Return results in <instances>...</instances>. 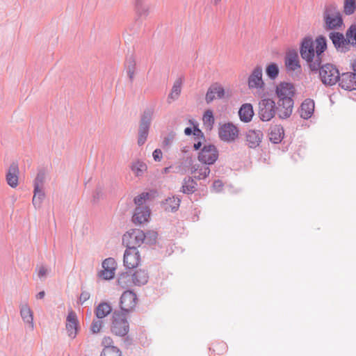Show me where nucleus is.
<instances>
[{"mask_svg":"<svg viewBox=\"0 0 356 356\" xmlns=\"http://www.w3.org/2000/svg\"><path fill=\"white\" fill-rule=\"evenodd\" d=\"M314 42L311 37H305L300 47L301 58L306 61L311 72L316 74L322 63L323 54L327 49V40L325 36L319 35Z\"/></svg>","mask_w":356,"mask_h":356,"instance_id":"1","label":"nucleus"},{"mask_svg":"<svg viewBox=\"0 0 356 356\" xmlns=\"http://www.w3.org/2000/svg\"><path fill=\"white\" fill-rule=\"evenodd\" d=\"M323 19L325 30L339 29L343 24L342 15L334 4L325 6L323 13Z\"/></svg>","mask_w":356,"mask_h":356,"instance_id":"2","label":"nucleus"},{"mask_svg":"<svg viewBox=\"0 0 356 356\" xmlns=\"http://www.w3.org/2000/svg\"><path fill=\"white\" fill-rule=\"evenodd\" d=\"M154 113V105L147 107L141 115L139 129L138 145L141 146L145 144L149 134L150 124Z\"/></svg>","mask_w":356,"mask_h":356,"instance_id":"3","label":"nucleus"},{"mask_svg":"<svg viewBox=\"0 0 356 356\" xmlns=\"http://www.w3.org/2000/svg\"><path fill=\"white\" fill-rule=\"evenodd\" d=\"M318 72L319 74L320 80L325 86H332L335 85L340 78V73L338 68L331 63L320 64L317 73Z\"/></svg>","mask_w":356,"mask_h":356,"instance_id":"4","label":"nucleus"},{"mask_svg":"<svg viewBox=\"0 0 356 356\" xmlns=\"http://www.w3.org/2000/svg\"><path fill=\"white\" fill-rule=\"evenodd\" d=\"M126 315L127 314L118 311L113 312L111 332L114 334L124 337L129 332V324L127 320Z\"/></svg>","mask_w":356,"mask_h":356,"instance_id":"5","label":"nucleus"},{"mask_svg":"<svg viewBox=\"0 0 356 356\" xmlns=\"http://www.w3.org/2000/svg\"><path fill=\"white\" fill-rule=\"evenodd\" d=\"M276 113V104L272 99L264 98L259 102L258 115L261 121H270Z\"/></svg>","mask_w":356,"mask_h":356,"instance_id":"6","label":"nucleus"},{"mask_svg":"<svg viewBox=\"0 0 356 356\" xmlns=\"http://www.w3.org/2000/svg\"><path fill=\"white\" fill-rule=\"evenodd\" d=\"M145 239V232L143 230L134 229L123 235L122 244L127 248L137 249L144 243Z\"/></svg>","mask_w":356,"mask_h":356,"instance_id":"7","label":"nucleus"},{"mask_svg":"<svg viewBox=\"0 0 356 356\" xmlns=\"http://www.w3.org/2000/svg\"><path fill=\"white\" fill-rule=\"evenodd\" d=\"M263 70L261 66H256L248 79V86L250 90H256L257 91H264L265 89V83L263 80Z\"/></svg>","mask_w":356,"mask_h":356,"instance_id":"8","label":"nucleus"},{"mask_svg":"<svg viewBox=\"0 0 356 356\" xmlns=\"http://www.w3.org/2000/svg\"><path fill=\"white\" fill-rule=\"evenodd\" d=\"M218 150L213 145H205L200 150L198 160L202 164L212 165L218 158Z\"/></svg>","mask_w":356,"mask_h":356,"instance_id":"9","label":"nucleus"},{"mask_svg":"<svg viewBox=\"0 0 356 356\" xmlns=\"http://www.w3.org/2000/svg\"><path fill=\"white\" fill-rule=\"evenodd\" d=\"M293 104V98H278L277 106H276L278 117L283 120L289 118L292 114Z\"/></svg>","mask_w":356,"mask_h":356,"instance_id":"10","label":"nucleus"},{"mask_svg":"<svg viewBox=\"0 0 356 356\" xmlns=\"http://www.w3.org/2000/svg\"><path fill=\"white\" fill-rule=\"evenodd\" d=\"M137 296L136 294L131 291H124L120 300V307L122 313L128 314L131 312L136 305Z\"/></svg>","mask_w":356,"mask_h":356,"instance_id":"11","label":"nucleus"},{"mask_svg":"<svg viewBox=\"0 0 356 356\" xmlns=\"http://www.w3.org/2000/svg\"><path fill=\"white\" fill-rule=\"evenodd\" d=\"M102 270L98 273V277L104 280H110L114 278L117 264L113 258L105 259L102 264Z\"/></svg>","mask_w":356,"mask_h":356,"instance_id":"12","label":"nucleus"},{"mask_svg":"<svg viewBox=\"0 0 356 356\" xmlns=\"http://www.w3.org/2000/svg\"><path fill=\"white\" fill-rule=\"evenodd\" d=\"M218 136L222 141L233 142L238 136V129L232 123H225L219 128Z\"/></svg>","mask_w":356,"mask_h":356,"instance_id":"13","label":"nucleus"},{"mask_svg":"<svg viewBox=\"0 0 356 356\" xmlns=\"http://www.w3.org/2000/svg\"><path fill=\"white\" fill-rule=\"evenodd\" d=\"M140 261V257L138 249L127 248L124 253L123 262L127 269L136 268Z\"/></svg>","mask_w":356,"mask_h":356,"instance_id":"14","label":"nucleus"},{"mask_svg":"<svg viewBox=\"0 0 356 356\" xmlns=\"http://www.w3.org/2000/svg\"><path fill=\"white\" fill-rule=\"evenodd\" d=\"M329 38L338 51L346 53L349 50L348 40H346L343 33L339 32H331Z\"/></svg>","mask_w":356,"mask_h":356,"instance_id":"15","label":"nucleus"},{"mask_svg":"<svg viewBox=\"0 0 356 356\" xmlns=\"http://www.w3.org/2000/svg\"><path fill=\"white\" fill-rule=\"evenodd\" d=\"M337 83L346 90H356V74L350 72L342 73Z\"/></svg>","mask_w":356,"mask_h":356,"instance_id":"16","label":"nucleus"},{"mask_svg":"<svg viewBox=\"0 0 356 356\" xmlns=\"http://www.w3.org/2000/svg\"><path fill=\"white\" fill-rule=\"evenodd\" d=\"M225 95L223 87L218 83L212 84L206 93L205 101L207 104L212 102L216 98L222 99Z\"/></svg>","mask_w":356,"mask_h":356,"instance_id":"17","label":"nucleus"},{"mask_svg":"<svg viewBox=\"0 0 356 356\" xmlns=\"http://www.w3.org/2000/svg\"><path fill=\"white\" fill-rule=\"evenodd\" d=\"M296 93L294 86L288 82L280 83L275 89V94L278 98H293Z\"/></svg>","mask_w":356,"mask_h":356,"instance_id":"18","label":"nucleus"},{"mask_svg":"<svg viewBox=\"0 0 356 356\" xmlns=\"http://www.w3.org/2000/svg\"><path fill=\"white\" fill-rule=\"evenodd\" d=\"M79 322L76 318V315L74 312L71 310L66 318V330L68 336L74 339L76 337L77 334Z\"/></svg>","mask_w":356,"mask_h":356,"instance_id":"19","label":"nucleus"},{"mask_svg":"<svg viewBox=\"0 0 356 356\" xmlns=\"http://www.w3.org/2000/svg\"><path fill=\"white\" fill-rule=\"evenodd\" d=\"M19 166L17 162H13L7 171L6 179L7 184L15 188L18 186Z\"/></svg>","mask_w":356,"mask_h":356,"instance_id":"20","label":"nucleus"},{"mask_svg":"<svg viewBox=\"0 0 356 356\" xmlns=\"http://www.w3.org/2000/svg\"><path fill=\"white\" fill-rule=\"evenodd\" d=\"M285 65L289 71H295L301 68L298 54L296 50H291L286 54Z\"/></svg>","mask_w":356,"mask_h":356,"instance_id":"21","label":"nucleus"},{"mask_svg":"<svg viewBox=\"0 0 356 356\" xmlns=\"http://www.w3.org/2000/svg\"><path fill=\"white\" fill-rule=\"evenodd\" d=\"M150 210L147 207H137L132 216V221L135 224L140 225L148 221Z\"/></svg>","mask_w":356,"mask_h":356,"instance_id":"22","label":"nucleus"},{"mask_svg":"<svg viewBox=\"0 0 356 356\" xmlns=\"http://www.w3.org/2000/svg\"><path fill=\"white\" fill-rule=\"evenodd\" d=\"M314 106L315 104L313 99L309 98L305 99L298 109L300 116L305 120H308L314 113Z\"/></svg>","mask_w":356,"mask_h":356,"instance_id":"23","label":"nucleus"},{"mask_svg":"<svg viewBox=\"0 0 356 356\" xmlns=\"http://www.w3.org/2000/svg\"><path fill=\"white\" fill-rule=\"evenodd\" d=\"M269 140L274 144H279L282 142L284 136V130L282 126L275 124L270 126L268 131Z\"/></svg>","mask_w":356,"mask_h":356,"instance_id":"24","label":"nucleus"},{"mask_svg":"<svg viewBox=\"0 0 356 356\" xmlns=\"http://www.w3.org/2000/svg\"><path fill=\"white\" fill-rule=\"evenodd\" d=\"M263 134L259 130H249L246 133L247 144L250 148H256L261 142Z\"/></svg>","mask_w":356,"mask_h":356,"instance_id":"25","label":"nucleus"},{"mask_svg":"<svg viewBox=\"0 0 356 356\" xmlns=\"http://www.w3.org/2000/svg\"><path fill=\"white\" fill-rule=\"evenodd\" d=\"M20 316L23 321L29 325L31 330H33V314L27 303L20 306Z\"/></svg>","mask_w":356,"mask_h":356,"instance_id":"26","label":"nucleus"},{"mask_svg":"<svg viewBox=\"0 0 356 356\" xmlns=\"http://www.w3.org/2000/svg\"><path fill=\"white\" fill-rule=\"evenodd\" d=\"M133 277L134 285L135 286H143L147 283L149 280L148 273L145 269H138L131 274Z\"/></svg>","mask_w":356,"mask_h":356,"instance_id":"27","label":"nucleus"},{"mask_svg":"<svg viewBox=\"0 0 356 356\" xmlns=\"http://www.w3.org/2000/svg\"><path fill=\"white\" fill-rule=\"evenodd\" d=\"M238 115L241 121L249 122L254 115L253 107L250 104H244L238 111Z\"/></svg>","mask_w":356,"mask_h":356,"instance_id":"28","label":"nucleus"},{"mask_svg":"<svg viewBox=\"0 0 356 356\" xmlns=\"http://www.w3.org/2000/svg\"><path fill=\"white\" fill-rule=\"evenodd\" d=\"M197 186V184L195 178L188 176L183 179L181 191L187 195L193 194L196 191Z\"/></svg>","mask_w":356,"mask_h":356,"instance_id":"29","label":"nucleus"},{"mask_svg":"<svg viewBox=\"0 0 356 356\" xmlns=\"http://www.w3.org/2000/svg\"><path fill=\"white\" fill-rule=\"evenodd\" d=\"M208 165L205 164L204 165H195L191 170V172L197 175H195L194 178L198 180L206 179L210 173V168Z\"/></svg>","mask_w":356,"mask_h":356,"instance_id":"30","label":"nucleus"},{"mask_svg":"<svg viewBox=\"0 0 356 356\" xmlns=\"http://www.w3.org/2000/svg\"><path fill=\"white\" fill-rule=\"evenodd\" d=\"M133 277L130 272H123L118 277L117 283L122 289H127L134 285Z\"/></svg>","mask_w":356,"mask_h":356,"instance_id":"31","label":"nucleus"},{"mask_svg":"<svg viewBox=\"0 0 356 356\" xmlns=\"http://www.w3.org/2000/svg\"><path fill=\"white\" fill-rule=\"evenodd\" d=\"M181 79H177L172 88L170 93L168 96V103L170 104L173 101L177 99L181 92Z\"/></svg>","mask_w":356,"mask_h":356,"instance_id":"32","label":"nucleus"},{"mask_svg":"<svg viewBox=\"0 0 356 356\" xmlns=\"http://www.w3.org/2000/svg\"><path fill=\"white\" fill-rule=\"evenodd\" d=\"M112 312V307L108 302H101L98 305L95 309V316L99 319L108 316Z\"/></svg>","mask_w":356,"mask_h":356,"instance_id":"33","label":"nucleus"},{"mask_svg":"<svg viewBox=\"0 0 356 356\" xmlns=\"http://www.w3.org/2000/svg\"><path fill=\"white\" fill-rule=\"evenodd\" d=\"M181 200L177 196H172L165 200L163 202L164 209L169 211H176L180 204Z\"/></svg>","mask_w":356,"mask_h":356,"instance_id":"34","label":"nucleus"},{"mask_svg":"<svg viewBox=\"0 0 356 356\" xmlns=\"http://www.w3.org/2000/svg\"><path fill=\"white\" fill-rule=\"evenodd\" d=\"M135 11L139 17H146L149 15V6L143 0H136Z\"/></svg>","mask_w":356,"mask_h":356,"instance_id":"35","label":"nucleus"},{"mask_svg":"<svg viewBox=\"0 0 356 356\" xmlns=\"http://www.w3.org/2000/svg\"><path fill=\"white\" fill-rule=\"evenodd\" d=\"M131 169L136 177H141L147 170V166L143 161L137 160L131 164Z\"/></svg>","mask_w":356,"mask_h":356,"instance_id":"36","label":"nucleus"},{"mask_svg":"<svg viewBox=\"0 0 356 356\" xmlns=\"http://www.w3.org/2000/svg\"><path fill=\"white\" fill-rule=\"evenodd\" d=\"M33 197L32 200V203L34 207L38 209L41 207V204L44 199L45 193L43 191V188H34L33 190Z\"/></svg>","mask_w":356,"mask_h":356,"instance_id":"37","label":"nucleus"},{"mask_svg":"<svg viewBox=\"0 0 356 356\" xmlns=\"http://www.w3.org/2000/svg\"><path fill=\"white\" fill-rule=\"evenodd\" d=\"M125 65L127 67V72L128 77L131 82L133 81L136 68V61L133 56L127 58Z\"/></svg>","mask_w":356,"mask_h":356,"instance_id":"38","label":"nucleus"},{"mask_svg":"<svg viewBox=\"0 0 356 356\" xmlns=\"http://www.w3.org/2000/svg\"><path fill=\"white\" fill-rule=\"evenodd\" d=\"M202 121L204 126L207 131H211L213 129L215 119L212 111L207 110L204 112Z\"/></svg>","mask_w":356,"mask_h":356,"instance_id":"39","label":"nucleus"},{"mask_svg":"<svg viewBox=\"0 0 356 356\" xmlns=\"http://www.w3.org/2000/svg\"><path fill=\"white\" fill-rule=\"evenodd\" d=\"M266 74L270 80H275L280 73V69L277 63H271L266 67Z\"/></svg>","mask_w":356,"mask_h":356,"instance_id":"40","label":"nucleus"},{"mask_svg":"<svg viewBox=\"0 0 356 356\" xmlns=\"http://www.w3.org/2000/svg\"><path fill=\"white\" fill-rule=\"evenodd\" d=\"M346 40H348V44H350L353 47H356V25H351L346 33Z\"/></svg>","mask_w":356,"mask_h":356,"instance_id":"41","label":"nucleus"},{"mask_svg":"<svg viewBox=\"0 0 356 356\" xmlns=\"http://www.w3.org/2000/svg\"><path fill=\"white\" fill-rule=\"evenodd\" d=\"M45 172L43 170H40L38 171L34 181H33V186L34 188H43V186L45 181Z\"/></svg>","mask_w":356,"mask_h":356,"instance_id":"42","label":"nucleus"},{"mask_svg":"<svg viewBox=\"0 0 356 356\" xmlns=\"http://www.w3.org/2000/svg\"><path fill=\"white\" fill-rule=\"evenodd\" d=\"M101 356H121V351L115 346H108L104 348Z\"/></svg>","mask_w":356,"mask_h":356,"instance_id":"43","label":"nucleus"},{"mask_svg":"<svg viewBox=\"0 0 356 356\" xmlns=\"http://www.w3.org/2000/svg\"><path fill=\"white\" fill-rule=\"evenodd\" d=\"M356 10V0H344L343 11L350 15L355 13Z\"/></svg>","mask_w":356,"mask_h":356,"instance_id":"44","label":"nucleus"},{"mask_svg":"<svg viewBox=\"0 0 356 356\" xmlns=\"http://www.w3.org/2000/svg\"><path fill=\"white\" fill-rule=\"evenodd\" d=\"M145 239L144 243L149 245L154 244L157 238V232L154 231H147L145 233Z\"/></svg>","mask_w":356,"mask_h":356,"instance_id":"45","label":"nucleus"},{"mask_svg":"<svg viewBox=\"0 0 356 356\" xmlns=\"http://www.w3.org/2000/svg\"><path fill=\"white\" fill-rule=\"evenodd\" d=\"M102 326L103 321L102 319L97 318V320H93L90 326V331L93 334L98 333L101 330Z\"/></svg>","mask_w":356,"mask_h":356,"instance_id":"46","label":"nucleus"},{"mask_svg":"<svg viewBox=\"0 0 356 356\" xmlns=\"http://www.w3.org/2000/svg\"><path fill=\"white\" fill-rule=\"evenodd\" d=\"M148 198H149V193H143L134 198V203L138 207H145L143 205V203Z\"/></svg>","mask_w":356,"mask_h":356,"instance_id":"47","label":"nucleus"},{"mask_svg":"<svg viewBox=\"0 0 356 356\" xmlns=\"http://www.w3.org/2000/svg\"><path fill=\"white\" fill-rule=\"evenodd\" d=\"M103 195V189L100 186H98L92 195V202L94 204L97 203L101 199H102Z\"/></svg>","mask_w":356,"mask_h":356,"instance_id":"48","label":"nucleus"},{"mask_svg":"<svg viewBox=\"0 0 356 356\" xmlns=\"http://www.w3.org/2000/svg\"><path fill=\"white\" fill-rule=\"evenodd\" d=\"M36 270H37L38 277L40 280L45 278L49 271V269L45 266H43V265H42L39 267H37Z\"/></svg>","mask_w":356,"mask_h":356,"instance_id":"49","label":"nucleus"},{"mask_svg":"<svg viewBox=\"0 0 356 356\" xmlns=\"http://www.w3.org/2000/svg\"><path fill=\"white\" fill-rule=\"evenodd\" d=\"M195 136V140L204 139L202 131L198 128L197 125L193 127V132L192 133Z\"/></svg>","mask_w":356,"mask_h":356,"instance_id":"50","label":"nucleus"},{"mask_svg":"<svg viewBox=\"0 0 356 356\" xmlns=\"http://www.w3.org/2000/svg\"><path fill=\"white\" fill-rule=\"evenodd\" d=\"M90 293L86 291H83L80 294L79 301L81 305H83L86 301H87L90 298Z\"/></svg>","mask_w":356,"mask_h":356,"instance_id":"51","label":"nucleus"},{"mask_svg":"<svg viewBox=\"0 0 356 356\" xmlns=\"http://www.w3.org/2000/svg\"><path fill=\"white\" fill-rule=\"evenodd\" d=\"M152 156L156 161H160L162 159V152L160 149H156L153 153Z\"/></svg>","mask_w":356,"mask_h":356,"instance_id":"52","label":"nucleus"},{"mask_svg":"<svg viewBox=\"0 0 356 356\" xmlns=\"http://www.w3.org/2000/svg\"><path fill=\"white\" fill-rule=\"evenodd\" d=\"M222 186H223V184H222V181H220L219 179L215 180L213 184V187L216 192H220L222 190Z\"/></svg>","mask_w":356,"mask_h":356,"instance_id":"53","label":"nucleus"},{"mask_svg":"<svg viewBox=\"0 0 356 356\" xmlns=\"http://www.w3.org/2000/svg\"><path fill=\"white\" fill-rule=\"evenodd\" d=\"M173 136H168V137L164 138L163 143L164 145L168 146L170 145L172 142Z\"/></svg>","mask_w":356,"mask_h":356,"instance_id":"54","label":"nucleus"},{"mask_svg":"<svg viewBox=\"0 0 356 356\" xmlns=\"http://www.w3.org/2000/svg\"><path fill=\"white\" fill-rule=\"evenodd\" d=\"M197 141L196 143H194L193 145V147L195 150H198L199 149H200L201 146H202V141H201V139L200 140H197Z\"/></svg>","mask_w":356,"mask_h":356,"instance_id":"55","label":"nucleus"},{"mask_svg":"<svg viewBox=\"0 0 356 356\" xmlns=\"http://www.w3.org/2000/svg\"><path fill=\"white\" fill-rule=\"evenodd\" d=\"M193 132V129H192L191 127H186L185 129H184V134L186 135V136H191L192 134V133Z\"/></svg>","mask_w":356,"mask_h":356,"instance_id":"56","label":"nucleus"},{"mask_svg":"<svg viewBox=\"0 0 356 356\" xmlns=\"http://www.w3.org/2000/svg\"><path fill=\"white\" fill-rule=\"evenodd\" d=\"M44 296H45V292L44 291H40L36 295V298L37 299H42V298H44Z\"/></svg>","mask_w":356,"mask_h":356,"instance_id":"57","label":"nucleus"},{"mask_svg":"<svg viewBox=\"0 0 356 356\" xmlns=\"http://www.w3.org/2000/svg\"><path fill=\"white\" fill-rule=\"evenodd\" d=\"M352 70L353 71V73H355L356 74V60H355L353 61V63H352Z\"/></svg>","mask_w":356,"mask_h":356,"instance_id":"58","label":"nucleus"},{"mask_svg":"<svg viewBox=\"0 0 356 356\" xmlns=\"http://www.w3.org/2000/svg\"><path fill=\"white\" fill-rule=\"evenodd\" d=\"M170 169H171V167H166V168H163V172L164 174H167V173L170 172Z\"/></svg>","mask_w":356,"mask_h":356,"instance_id":"59","label":"nucleus"},{"mask_svg":"<svg viewBox=\"0 0 356 356\" xmlns=\"http://www.w3.org/2000/svg\"><path fill=\"white\" fill-rule=\"evenodd\" d=\"M213 3L215 5H217L221 0H213Z\"/></svg>","mask_w":356,"mask_h":356,"instance_id":"60","label":"nucleus"},{"mask_svg":"<svg viewBox=\"0 0 356 356\" xmlns=\"http://www.w3.org/2000/svg\"><path fill=\"white\" fill-rule=\"evenodd\" d=\"M104 339L106 342H108V341H111V339L109 337L108 339L105 338Z\"/></svg>","mask_w":356,"mask_h":356,"instance_id":"61","label":"nucleus"},{"mask_svg":"<svg viewBox=\"0 0 356 356\" xmlns=\"http://www.w3.org/2000/svg\"><path fill=\"white\" fill-rule=\"evenodd\" d=\"M104 339L106 342H108V341H111V339L109 337L108 339L105 338Z\"/></svg>","mask_w":356,"mask_h":356,"instance_id":"62","label":"nucleus"}]
</instances>
